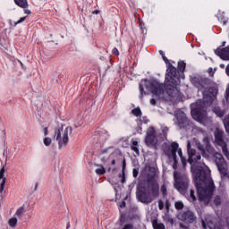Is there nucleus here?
I'll return each instance as SVG.
<instances>
[{
    "label": "nucleus",
    "mask_w": 229,
    "mask_h": 229,
    "mask_svg": "<svg viewBox=\"0 0 229 229\" xmlns=\"http://www.w3.org/2000/svg\"><path fill=\"white\" fill-rule=\"evenodd\" d=\"M215 158L219 173L222 176H226L228 174V169L226 168L225 158H223V156L219 153L215 155Z\"/></svg>",
    "instance_id": "obj_8"
},
{
    "label": "nucleus",
    "mask_w": 229,
    "mask_h": 229,
    "mask_svg": "<svg viewBox=\"0 0 229 229\" xmlns=\"http://www.w3.org/2000/svg\"><path fill=\"white\" fill-rule=\"evenodd\" d=\"M19 223V219H17V216H13L8 219L7 225H9L10 228L15 229L17 228V225Z\"/></svg>",
    "instance_id": "obj_16"
},
{
    "label": "nucleus",
    "mask_w": 229,
    "mask_h": 229,
    "mask_svg": "<svg viewBox=\"0 0 229 229\" xmlns=\"http://www.w3.org/2000/svg\"><path fill=\"white\" fill-rule=\"evenodd\" d=\"M43 144L47 148H49L50 146H53V138L49 136H46L43 138Z\"/></svg>",
    "instance_id": "obj_20"
},
{
    "label": "nucleus",
    "mask_w": 229,
    "mask_h": 229,
    "mask_svg": "<svg viewBox=\"0 0 229 229\" xmlns=\"http://www.w3.org/2000/svg\"><path fill=\"white\" fill-rule=\"evenodd\" d=\"M72 133V127L62 125L55 130V137L59 144V148H65L69 144V135Z\"/></svg>",
    "instance_id": "obj_5"
},
{
    "label": "nucleus",
    "mask_w": 229,
    "mask_h": 229,
    "mask_svg": "<svg viewBox=\"0 0 229 229\" xmlns=\"http://www.w3.org/2000/svg\"><path fill=\"white\" fill-rule=\"evenodd\" d=\"M178 85H180V79L178 78L176 68L170 65L167 68V73L165 81V88L166 94L171 98H178L180 96V90H178Z\"/></svg>",
    "instance_id": "obj_3"
},
{
    "label": "nucleus",
    "mask_w": 229,
    "mask_h": 229,
    "mask_svg": "<svg viewBox=\"0 0 229 229\" xmlns=\"http://www.w3.org/2000/svg\"><path fill=\"white\" fill-rule=\"evenodd\" d=\"M137 146H139V141L132 140L131 149L136 153L137 157H139L140 152L139 151V148H137Z\"/></svg>",
    "instance_id": "obj_19"
},
{
    "label": "nucleus",
    "mask_w": 229,
    "mask_h": 229,
    "mask_svg": "<svg viewBox=\"0 0 229 229\" xmlns=\"http://www.w3.org/2000/svg\"><path fill=\"white\" fill-rule=\"evenodd\" d=\"M138 174H139V172L137 170L133 169V177L137 178Z\"/></svg>",
    "instance_id": "obj_39"
},
{
    "label": "nucleus",
    "mask_w": 229,
    "mask_h": 229,
    "mask_svg": "<svg viewBox=\"0 0 229 229\" xmlns=\"http://www.w3.org/2000/svg\"><path fill=\"white\" fill-rule=\"evenodd\" d=\"M43 134L45 137H48L49 135V130H47V127L43 128Z\"/></svg>",
    "instance_id": "obj_33"
},
{
    "label": "nucleus",
    "mask_w": 229,
    "mask_h": 229,
    "mask_svg": "<svg viewBox=\"0 0 229 229\" xmlns=\"http://www.w3.org/2000/svg\"><path fill=\"white\" fill-rule=\"evenodd\" d=\"M142 85H145L146 89L153 94V98L156 99H164V85L158 83L157 81H142L140 84L141 96L144 95V88Z\"/></svg>",
    "instance_id": "obj_4"
},
{
    "label": "nucleus",
    "mask_w": 229,
    "mask_h": 229,
    "mask_svg": "<svg viewBox=\"0 0 229 229\" xmlns=\"http://www.w3.org/2000/svg\"><path fill=\"white\" fill-rule=\"evenodd\" d=\"M229 96V86L227 87L226 90H225V98H228Z\"/></svg>",
    "instance_id": "obj_42"
},
{
    "label": "nucleus",
    "mask_w": 229,
    "mask_h": 229,
    "mask_svg": "<svg viewBox=\"0 0 229 229\" xmlns=\"http://www.w3.org/2000/svg\"><path fill=\"white\" fill-rule=\"evenodd\" d=\"M174 178L175 180V188L179 192H183L187 189V185L189 182H187V179L185 177L182 178V182L180 180V174L178 172H174Z\"/></svg>",
    "instance_id": "obj_11"
},
{
    "label": "nucleus",
    "mask_w": 229,
    "mask_h": 229,
    "mask_svg": "<svg viewBox=\"0 0 229 229\" xmlns=\"http://www.w3.org/2000/svg\"><path fill=\"white\" fill-rule=\"evenodd\" d=\"M158 208L159 210H164V201L158 200Z\"/></svg>",
    "instance_id": "obj_34"
},
{
    "label": "nucleus",
    "mask_w": 229,
    "mask_h": 229,
    "mask_svg": "<svg viewBox=\"0 0 229 229\" xmlns=\"http://www.w3.org/2000/svg\"><path fill=\"white\" fill-rule=\"evenodd\" d=\"M112 164H113V165H115V159L112 160Z\"/></svg>",
    "instance_id": "obj_49"
},
{
    "label": "nucleus",
    "mask_w": 229,
    "mask_h": 229,
    "mask_svg": "<svg viewBox=\"0 0 229 229\" xmlns=\"http://www.w3.org/2000/svg\"><path fill=\"white\" fill-rule=\"evenodd\" d=\"M221 69H225V64H220Z\"/></svg>",
    "instance_id": "obj_48"
},
{
    "label": "nucleus",
    "mask_w": 229,
    "mask_h": 229,
    "mask_svg": "<svg viewBox=\"0 0 229 229\" xmlns=\"http://www.w3.org/2000/svg\"><path fill=\"white\" fill-rule=\"evenodd\" d=\"M188 162L191 165V173L197 187L199 199L205 205H208L210 202V198H212L215 189L214 181L210 177V169L205 164L196 166L198 160H201V155L191 148V142H188Z\"/></svg>",
    "instance_id": "obj_1"
},
{
    "label": "nucleus",
    "mask_w": 229,
    "mask_h": 229,
    "mask_svg": "<svg viewBox=\"0 0 229 229\" xmlns=\"http://www.w3.org/2000/svg\"><path fill=\"white\" fill-rule=\"evenodd\" d=\"M203 142L204 145H201V143H199V140L193 139V144L197 146L202 155H207V152L212 153V147H210V144L208 143V138H205L203 140Z\"/></svg>",
    "instance_id": "obj_9"
},
{
    "label": "nucleus",
    "mask_w": 229,
    "mask_h": 229,
    "mask_svg": "<svg viewBox=\"0 0 229 229\" xmlns=\"http://www.w3.org/2000/svg\"><path fill=\"white\" fill-rule=\"evenodd\" d=\"M191 83L197 87L199 90H201L203 94V100H198L195 104L191 105V117L198 123H200V124H205L208 121L205 108L210 106L212 103L216 105L217 89H211L209 93L205 91V89H208L210 81H208V79H203L199 75L191 76Z\"/></svg>",
    "instance_id": "obj_2"
},
{
    "label": "nucleus",
    "mask_w": 229,
    "mask_h": 229,
    "mask_svg": "<svg viewBox=\"0 0 229 229\" xmlns=\"http://www.w3.org/2000/svg\"><path fill=\"white\" fill-rule=\"evenodd\" d=\"M132 114L133 115H135L136 117H140V115H142V112L140 111V108H136L132 110Z\"/></svg>",
    "instance_id": "obj_30"
},
{
    "label": "nucleus",
    "mask_w": 229,
    "mask_h": 229,
    "mask_svg": "<svg viewBox=\"0 0 229 229\" xmlns=\"http://www.w3.org/2000/svg\"><path fill=\"white\" fill-rule=\"evenodd\" d=\"M174 207H175L176 210H182L183 208V202H182L180 200L176 201L174 203Z\"/></svg>",
    "instance_id": "obj_28"
},
{
    "label": "nucleus",
    "mask_w": 229,
    "mask_h": 229,
    "mask_svg": "<svg viewBox=\"0 0 229 229\" xmlns=\"http://www.w3.org/2000/svg\"><path fill=\"white\" fill-rule=\"evenodd\" d=\"M152 226L154 229H165V225L157 219L152 221Z\"/></svg>",
    "instance_id": "obj_18"
},
{
    "label": "nucleus",
    "mask_w": 229,
    "mask_h": 229,
    "mask_svg": "<svg viewBox=\"0 0 229 229\" xmlns=\"http://www.w3.org/2000/svg\"><path fill=\"white\" fill-rule=\"evenodd\" d=\"M213 203L214 205H216V207L221 205V198L219 196L215 197V199H213Z\"/></svg>",
    "instance_id": "obj_31"
},
{
    "label": "nucleus",
    "mask_w": 229,
    "mask_h": 229,
    "mask_svg": "<svg viewBox=\"0 0 229 229\" xmlns=\"http://www.w3.org/2000/svg\"><path fill=\"white\" fill-rule=\"evenodd\" d=\"M225 72L227 76H229V63H228V65L225 67Z\"/></svg>",
    "instance_id": "obj_41"
},
{
    "label": "nucleus",
    "mask_w": 229,
    "mask_h": 229,
    "mask_svg": "<svg viewBox=\"0 0 229 229\" xmlns=\"http://www.w3.org/2000/svg\"><path fill=\"white\" fill-rule=\"evenodd\" d=\"M182 121L185 122L187 121V118H185V114L182 113Z\"/></svg>",
    "instance_id": "obj_44"
},
{
    "label": "nucleus",
    "mask_w": 229,
    "mask_h": 229,
    "mask_svg": "<svg viewBox=\"0 0 229 229\" xmlns=\"http://www.w3.org/2000/svg\"><path fill=\"white\" fill-rule=\"evenodd\" d=\"M25 211H26V208L24 206L20 207L15 212V216L22 217V214H24Z\"/></svg>",
    "instance_id": "obj_24"
},
{
    "label": "nucleus",
    "mask_w": 229,
    "mask_h": 229,
    "mask_svg": "<svg viewBox=\"0 0 229 229\" xmlns=\"http://www.w3.org/2000/svg\"><path fill=\"white\" fill-rule=\"evenodd\" d=\"M93 13H95V15H98V13H99V11H95L93 12Z\"/></svg>",
    "instance_id": "obj_47"
},
{
    "label": "nucleus",
    "mask_w": 229,
    "mask_h": 229,
    "mask_svg": "<svg viewBox=\"0 0 229 229\" xmlns=\"http://www.w3.org/2000/svg\"><path fill=\"white\" fill-rule=\"evenodd\" d=\"M150 105H157V100L155 98L150 99Z\"/></svg>",
    "instance_id": "obj_40"
},
{
    "label": "nucleus",
    "mask_w": 229,
    "mask_h": 229,
    "mask_svg": "<svg viewBox=\"0 0 229 229\" xmlns=\"http://www.w3.org/2000/svg\"><path fill=\"white\" fill-rule=\"evenodd\" d=\"M220 22L225 26V24L228 22V18L225 17V13H220Z\"/></svg>",
    "instance_id": "obj_26"
},
{
    "label": "nucleus",
    "mask_w": 229,
    "mask_h": 229,
    "mask_svg": "<svg viewBox=\"0 0 229 229\" xmlns=\"http://www.w3.org/2000/svg\"><path fill=\"white\" fill-rule=\"evenodd\" d=\"M161 191L163 196H167V185L166 184H163L161 186Z\"/></svg>",
    "instance_id": "obj_32"
},
{
    "label": "nucleus",
    "mask_w": 229,
    "mask_h": 229,
    "mask_svg": "<svg viewBox=\"0 0 229 229\" xmlns=\"http://www.w3.org/2000/svg\"><path fill=\"white\" fill-rule=\"evenodd\" d=\"M112 53H113V55L119 56V50L117 48H113Z\"/></svg>",
    "instance_id": "obj_37"
},
{
    "label": "nucleus",
    "mask_w": 229,
    "mask_h": 229,
    "mask_svg": "<svg viewBox=\"0 0 229 229\" xmlns=\"http://www.w3.org/2000/svg\"><path fill=\"white\" fill-rule=\"evenodd\" d=\"M226 42L223 43V46H220L216 51V55L221 58V60H229V46L225 47Z\"/></svg>",
    "instance_id": "obj_12"
},
{
    "label": "nucleus",
    "mask_w": 229,
    "mask_h": 229,
    "mask_svg": "<svg viewBox=\"0 0 229 229\" xmlns=\"http://www.w3.org/2000/svg\"><path fill=\"white\" fill-rule=\"evenodd\" d=\"M14 3L20 8H28V0H14Z\"/></svg>",
    "instance_id": "obj_21"
},
{
    "label": "nucleus",
    "mask_w": 229,
    "mask_h": 229,
    "mask_svg": "<svg viewBox=\"0 0 229 229\" xmlns=\"http://www.w3.org/2000/svg\"><path fill=\"white\" fill-rule=\"evenodd\" d=\"M4 165L0 169V194H3V191H4V186L6 185V176H4L5 173Z\"/></svg>",
    "instance_id": "obj_14"
},
{
    "label": "nucleus",
    "mask_w": 229,
    "mask_h": 229,
    "mask_svg": "<svg viewBox=\"0 0 229 229\" xmlns=\"http://www.w3.org/2000/svg\"><path fill=\"white\" fill-rule=\"evenodd\" d=\"M213 112L217 117H223L225 115V111L221 110L219 106H215Z\"/></svg>",
    "instance_id": "obj_23"
},
{
    "label": "nucleus",
    "mask_w": 229,
    "mask_h": 229,
    "mask_svg": "<svg viewBox=\"0 0 229 229\" xmlns=\"http://www.w3.org/2000/svg\"><path fill=\"white\" fill-rule=\"evenodd\" d=\"M137 133H142V127H138Z\"/></svg>",
    "instance_id": "obj_43"
},
{
    "label": "nucleus",
    "mask_w": 229,
    "mask_h": 229,
    "mask_svg": "<svg viewBox=\"0 0 229 229\" xmlns=\"http://www.w3.org/2000/svg\"><path fill=\"white\" fill-rule=\"evenodd\" d=\"M149 171L151 173L149 183L152 185V196H154V198H157V196H158L159 186L157 182V179L155 178V168H150Z\"/></svg>",
    "instance_id": "obj_13"
},
{
    "label": "nucleus",
    "mask_w": 229,
    "mask_h": 229,
    "mask_svg": "<svg viewBox=\"0 0 229 229\" xmlns=\"http://www.w3.org/2000/svg\"><path fill=\"white\" fill-rule=\"evenodd\" d=\"M202 226L204 229H216V227H214V224H212V222H207V220L202 221Z\"/></svg>",
    "instance_id": "obj_25"
},
{
    "label": "nucleus",
    "mask_w": 229,
    "mask_h": 229,
    "mask_svg": "<svg viewBox=\"0 0 229 229\" xmlns=\"http://www.w3.org/2000/svg\"><path fill=\"white\" fill-rule=\"evenodd\" d=\"M172 150L171 153L168 154L169 157H172V158L174 159V169H176V153H178V156L180 157L182 165H185V164H187V161H185V158H183V157L182 156V149L179 148V145L176 142H173L171 145Z\"/></svg>",
    "instance_id": "obj_6"
},
{
    "label": "nucleus",
    "mask_w": 229,
    "mask_h": 229,
    "mask_svg": "<svg viewBox=\"0 0 229 229\" xmlns=\"http://www.w3.org/2000/svg\"><path fill=\"white\" fill-rule=\"evenodd\" d=\"M137 198L141 203H151L153 201V199L151 197H148L146 193H137Z\"/></svg>",
    "instance_id": "obj_15"
},
{
    "label": "nucleus",
    "mask_w": 229,
    "mask_h": 229,
    "mask_svg": "<svg viewBox=\"0 0 229 229\" xmlns=\"http://www.w3.org/2000/svg\"><path fill=\"white\" fill-rule=\"evenodd\" d=\"M166 208H169V206L166 204Z\"/></svg>",
    "instance_id": "obj_51"
},
{
    "label": "nucleus",
    "mask_w": 229,
    "mask_h": 229,
    "mask_svg": "<svg viewBox=\"0 0 229 229\" xmlns=\"http://www.w3.org/2000/svg\"><path fill=\"white\" fill-rule=\"evenodd\" d=\"M158 140H157V136L155 135V128L149 127L147 131V135L145 138V143L148 147L157 146Z\"/></svg>",
    "instance_id": "obj_10"
},
{
    "label": "nucleus",
    "mask_w": 229,
    "mask_h": 229,
    "mask_svg": "<svg viewBox=\"0 0 229 229\" xmlns=\"http://www.w3.org/2000/svg\"><path fill=\"white\" fill-rule=\"evenodd\" d=\"M191 219H194V216L191 215Z\"/></svg>",
    "instance_id": "obj_50"
},
{
    "label": "nucleus",
    "mask_w": 229,
    "mask_h": 229,
    "mask_svg": "<svg viewBox=\"0 0 229 229\" xmlns=\"http://www.w3.org/2000/svg\"><path fill=\"white\" fill-rule=\"evenodd\" d=\"M120 178H121V182L122 183H124L126 177L124 176V172H123L122 174H120Z\"/></svg>",
    "instance_id": "obj_36"
},
{
    "label": "nucleus",
    "mask_w": 229,
    "mask_h": 229,
    "mask_svg": "<svg viewBox=\"0 0 229 229\" xmlns=\"http://www.w3.org/2000/svg\"><path fill=\"white\" fill-rule=\"evenodd\" d=\"M123 207H126V202H122V204H121V208H123Z\"/></svg>",
    "instance_id": "obj_45"
},
{
    "label": "nucleus",
    "mask_w": 229,
    "mask_h": 229,
    "mask_svg": "<svg viewBox=\"0 0 229 229\" xmlns=\"http://www.w3.org/2000/svg\"><path fill=\"white\" fill-rule=\"evenodd\" d=\"M95 173L98 176H102V174H105L106 173V169L102 165H97V168L95 169Z\"/></svg>",
    "instance_id": "obj_17"
},
{
    "label": "nucleus",
    "mask_w": 229,
    "mask_h": 229,
    "mask_svg": "<svg viewBox=\"0 0 229 229\" xmlns=\"http://www.w3.org/2000/svg\"><path fill=\"white\" fill-rule=\"evenodd\" d=\"M215 140L216 144L222 148V151L224 155L229 158V153H228V148H226V143L225 140H223V131L217 129L216 131L215 132Z\"/></svg>",
    "instance_id": "obj_7"
},
{
    "label": "nucleus",
    "mask_w": 229,
    "mask_h": 229,
    "mask_svg": "<svg viewBox=\"0 0 229 229\" xmlns=\"http://www.w3.org/2000/svg\"><path fill=\"white\" fill-rule=\"evenodd\" d=\"M26 21V16L21 17L19 21H13L12 20L9 21V24L12 28H15L17 24H21V22H24Z\"/></svg>",
    "instance_id": "obj_22"
},
{
    "label": "nucleus",
    "mask_w": 229,
    "mask_h": 229,
    "mask_svg": "<svg viewBox=\"0 0 229 229\" xmlns=\"http://www.w3.org/2000/svg\"><path fill=\"white\" fill-rule=\"evenodd\" d=\"M188 199L191 202L196 201V195H194V191H190V196L188 197Z\"/></svg>",
    "instance_id": "obj_29"
},
{
    "label": "nucleus",
    "mask_w": 229,
    "mask_h": 229,
    "mask_svg": "<svg viewBox=\"0 0 229 229\" xmlns=\"http://www.w3.org/2000/svg\"><path fill=\"white\" fill-rule=\"evenodd\" d=\"M185 67H186V64H185L184 62L180 61V62L178 63V69H179V71H180L181 72H183V71H185Z\"/></svg>",
    "instance_id": "obj_27"
},
{
    "label": "nucleus",
    "mask_w": 229,
    "mask_h": 229,
    "mask_svg": "<svg viewBox=\"0 0 229 229\" xmlns=\"http://www.w3.org/2000/svg\"><path fill=\"white\" fill-rule=\"evenodd\" d=\"M25 13H31L30 10H25Z\"/></svg>",
    "instance_id": "obj_46"
},
{
    "label": "nucleus",
    "mask_w": 229,
    "mask_h": 229,
    "mask_svg": "<svg viewBox=\"0 0 229 229\" xmlns=\"http://www.w3.org/2000/svg\"><path fill=\"white\" fill-rule=\"evenodd\" d=\"M208 72L210 74V76H214V70L212 68H208Z\"/></svg>",
    "instance_id": "obj_38"
},
{
    "label": "nucleus",
    "mask_w": 229,
    "mask_h": 229,
    "mask_svg": "<svg viewBox=\"0 0 229 229\" xmlns=\"http://www.w3.org/2000/svg\"><path fill=\"white\" fill-rule=\"evenodd\" d=\"M121 229H133V225L127 224L123 227H122Z\"/></svg>",
    "instance_id": "obj_35"
}]
</instances>
